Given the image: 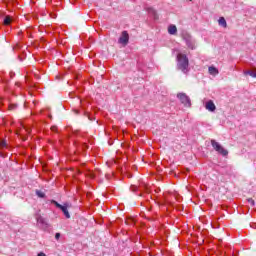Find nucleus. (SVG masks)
<instances>
[{"label":"nucleus","instance_id":"f257e3e1","mask_svg":"<svg viewBox=\"0 0 256 256\" xmlns=\"http://www.w3.org/2000/svg\"><path fill=\"white\" fill-rule=\"evenodd\" d=\"M177 67L182 73H189V58L183 53L177 54Z\"/></svg>","mask_w":256,"mask_h":256},{"label":"nucleus","instance_id":"f03ea898","mask_svg":"<svg viewBox=\"0 0 256 256\" xmlns=\"http://www.w3.org/2000/svg\"><path fill=\"white\" fill-rule=\"evenodd\" d=\"M211 145H212L213 149H215L217 151V153H219L220 155H223V157H227V155H229V151H227L225 148H223V146H221V144H219V142H217L215 140H211Z\"/></svg>","mask_w":256,"mask_h":256},{"label":"nucleus","instance_id":"7ed1b4c3","mask_svg":"<svg viewBox=\"0 0 256 256\" xmlns=\"http://www.w3.org/2000/svg\"><path fill=\"white\" fill-rule=\"evenodd\" d=\"M177 97L181 101L182 105H184V107H191V99L189 96H187V94L179 93Z\"/></svg>","mask_w":256,"mask_h":256},{"label":"nucleus","instance_id":"20e7f679","mask_svg":"<svg viewBox=\"0 0 256 256\" xmlns=\"http://www.w3.org/2000/svg\"><path fill=\"white\" fill-rule=\"evenodd\" d=\"M35 218H36L38 225H40L41 229H44V230L49 229V224L47 223L45 218H43V216H41V214H36Z\"/></svg>","mask_w":256,"mask_h":256},{"label":"nucleus","instance_id":"39448f33","mask_svg":"<svg viewBox=\"0 0 256 256\" xmlns=\"http://www.w3.org/2000/svg\"><path fill=\"white\" fill-rule=\"evenodd\" d=\"M118 43H120V45H123V47H126V45H128L129 33L127 31H122L120 38L118 39Z\"/></svg>","mask_w":256,"mask_h":256},{"label":"nucleus","instance_id":"423d86ee","mask_svg":"<svg viewBox=\"0 0 256 256\" xmlns=\"http://www.w3.org/2000/svg\"><path fill=\"white\" fill-rule=\"evenodd\" d=\"M205 109L213 113L217 109V106H215V103L213 102V100H209L205 104Z\"/></svg>","mask_w":256,"mask_h":256},{"label":"nucleus","instance_id":"0eeeda50","mask_svg":"<svg viewBox=\"0 0 256 256\" xmlns=\"http://www.w3.org/2000/svg\"><path fill=\"white\" fill-rule=\"evenodd\" d=\"M60 209L62 210V212L65 215L66 219H71V215L69 214V210H67V204L62 206Z\"/></svg>","mask_w":256,"mask_h":256},{"label":"nucleus","instance_id":"6e6552de","mask_svg":"<svg viewBox=\"0 0 256 256\" xmlns=\"http://www.w3.org/2000/svg\"><path fill=\"white\" fill-rule=\"evenodd\" d=\"M208 71H209L210 75H213V76L219 75V70L216 67H214V66H210L208 68Z\"/></svg>","mask_w":256,"mask_h":256},{"label":"nucleus","instance_id":"1a4fd4ad","mask_svg":"<svg viewBox=\"0 0 256 256\" xmlns=\"http://www.w3.org/2000/svg\"><path fill=\"white\" fill-rule=\"evenodd\" d=\"M168 33H169L170 35H176V34H177V26H175V25H170V26L168 27Z\"/></svg>","mask_w":256,"mask_h":256},{"label":"nucleus","instance_id":"9d476101","mask_svg":"<svg viewBox=\"0 0 256 256\" xmlns=\"http://www.w3.org/2000/svg\"><path fill=\"white\" fill-rule=\"evenodd\" d=\"M219 25H221V27H224V29H227V21L225 20L224 17H220L218 20Z\"/></svg>","mask_w":256,"mask_h":256},{"label":"nucleus","instance_id":"9b49d317","mask_svg":"<svg viewBox=\"0 0 256 256\" xmlns=\"http://www.w3.org/2000/svg\"><path fill=\"white\" fill-rule=\"evenodd\" d=\"M12 22H13V18L11 16H5L3 25H11Z\"/></svg>","mask_w":256,"mask_h":256},{"label":"nucleus","instance_id":"f8f14e48","mask_svg":"<svg viewBox=\"0 0 256 256\" xmlns=\"http://www.w3.org/2000/svg\"><path fill=\"white\" fill-rule=\"evenodd\" d=\"M186 45L188 47V49H195V42L193 41V38L191 40H189L188 42H186Z\"/></svg>","mask_w":256,"mask_h":256},{"label":"nucleus","instance_id":"ddd939ff","mask_svg":"<svg viewBox=\"0 0 256 256\" xmlns=\"http://www.w3.org/2000/svg\"><path fill=\"white\" fill-rule=\"evenodd\" d=\"M244 75H250V77H256V69L253 70H245Z\"/></svg>","mask_w":256,"mask_h":256},{"label":"nucleus","instance_id":"4468645a","mask_svg":"<svg viewBox=\"0 0 256 256\" xmlns=\"http://www.w3.org/2000/svg\"><path fill=\"white\" fill-rule=\"evenodd\" d=\"M182 38L185 41V43H187L188 41H190L192 39L191 35H189L188 33L182 34Z\"/></svg>","mask_w":256,"mask_h":256},{"label":"nucleus","instance_id":"2eb2a0df","mask_svg":"<svg viewBox=\"0 0 256 256\" xmlns=\"http://www.w3.org/2000/svg\"><path fill=\"white\" fill-rule=\"evenodd\" d=\"M36 195H38V197L41 199H45V193L41 190H36Z\"/></svg>","mask_w":256,"mask_h":256},{"label":"nucleus","instance_id":"dca6fc26","mask_svg":"<svg viewBox=\"0 0 256 256\" xmlns=\"http://www.w3.org/2000/svg\"><path fill=\"white\" fill-rule=\"evenodd\" d=\"M0 149H7V142L5 140H0Z\"/></svg>","mask_w":256,"mask_h":256},{"label":"nucleus","instance_id":"f3484780","mask_svg":"<svg viewBox=\"0 0 256 256\" xmlns=\"http://www.w3.org/2000/svg\"><path fill=\"white\" fill-rule=\"evenodd\" d=\"M52 205H55V207H57V209H61V207H63V205L59 204V202L55 201V200H51Z\"/></svg>","mask_w":256,"mask_h":256},{"label":"nucleus","instance_id":"a211bd4d","mask_svg":"<svg viewBox=\"0 0 256 256\" xmlns=\"http://www.w3.org/2000/svg\"><path fill=\"white\" fill-rule=\"evenodd\" d=\"M127 225H135V219L129 218L126 220Z\"/></svg>","mask_w":256,"mask_h":256},{"label":"nucleus","instance_id":"6ab92c4d","mask_svg":"<svg viewBox=\"0 0 256 256\" xmlns=\"http://www.w3.org/2000/svg\"><path fill=\"white\" fill-rule=\"evenodd\" d=\"M248 203H250V205H252V207L255 206V200H253V198H249Z\"/></svg>","mask_w":256,"mask_h":256},{"label":"nucleus","instance_id":"aec40b11","mask_svg":"<svg viewBox=\"0 0 256 256\" xmlns=\"http://www.w3.org/2000/svg\"><path fill=\"white\" fill-rule=\"evenodd\" d=\"M15 107H17L15 104H10L9 105V110L13 111V109H15Z\"/></svg>","mask_w":256,"mask_h":256},{"label":"nucleus","instance_id":"412c9836","mask_svg":"<svg viewBox=\"0 0 256 256\" xmlns=\"http://www.w3.org/2000/svg\"><path fill=\"white\" fill-rule=\"evenodd\" d=\"M51 131H53V133H57V126H52Z\"/></svg>","mask_w":256,"mask_h":256},{"label":"nucleus","instance_id":"4be33fe9","mask_svg":"<svg viewBox=\"0 0 256 256\" xmlns=\"http://www.w3.org/2000/svg\"><path fill=\"white\" fill-rule=\"evenodd\" d=\"M60 238H61V234L60 233H56L55 234V239H57V241H59Z\"/></svg>","mask_w":256,"mask_h":256},{"label":"nucleus","instance_id":"5701e85b","mask_svg":"<svg viewBox=\"0 0 256 256\" xmlns=\"http://www.w3.org/2000/svg\"><path fill=\"white\" fill-rule=\"evenodd\" d=\"M23 131H26V133H31V129H29V128H23Z\"/></svg>","mask_w":256,"mask_h":256},{"label":"nucleus","instance_id":"b1692460","mask_svg":"<svg viewBox=\"0 0 256 256\" xmlns=\"http://www.w3.org/2000/svg\"><path fill=\"white\" fill-rule=\"evenodd\" d=\"M37 256H47V255L43 252H40Z\"/></svg>","mask_w":256,"mask_h":256},{"label":"nucleus","instance_id":"393cba45","mask_svg":"<svg viewBox=\"0 0 256 256\" xmlns=\"http://www.w3.org/2000/svg\"><path fill=\"white\" fill-rule=\"evenodd\" d=\"M20 48L21 46L19 44L14 47V49H20Z\"/></svg>","mask_w":256,"mask_h":256},{"label":"nucleus","instance_id":"a878e982","mask_svg":"<svg viewBox=\"0 0 256 256\" xmlns=\"http://www.w3.org/2000/svg\"><path fill=\"white\" fill-rule=\"evenodd\" d=\"M149 13H153V14H155V10L150 9Z\"/></svg>","mask_w":256,"mask_h":256}]
</instances>
